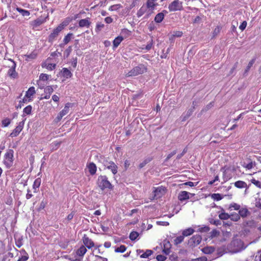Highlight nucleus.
I'll return each mask as SVG.
<instances>
[{"instance_id": "obj_1", "label": "nucleus", "mask_w": 261, "mask_h": 261, "mask_svg": "<svg viewBox=\"0 0 261 261\" xmlns=\"http://www.w3.org/2000/svg\"><path fill=\"white\" fill-rule=\"evenodd\" d=\"M227 250L231 253H238L244 249L243 242L240 239L233 240L227 247Z\"/></svg>"}, {"instance_id": "obj_2", "label": "nucleus", "mask_w": 261, "mask_h": 261, "mask_svg": "<svg viewBox=\"0 0 261 261\" xmlns=\"http://www.w3.org/2000/svg\"><path fill=\"white\" fill-rule=\"evenodd\" d=\"M97 184L102 191L106 189L112 190L114 188V186L108 180V177L106 175H100L98 176Z\"/></svg>"}, {"instance_id": "obj_3", "label": "nucleus", "mask_w": 261, "mask_h": 261, "mask_svg": "<svg viewBox=\"0 0 261 261\" xmlns=\"http://www.w3.org/2000/svg\"><path fill=\"white\" fill-rule=\"evenodd\" d=\"M3 163L7 169H10L12 166L14 161V150L9 149L4 155Z\"/></svg>"}, {"instance_id": "obj_4", "label": "nucleus", "mask_w": 261, "mask_h": 261, "mask_svg": "<svg viewBox=\"0 0 261 261\" xmlns=\"http://www.w3.org/2000/svg\"><path fill=\"white\" fill-rule=\"evenodd\" d=\"M147 67L143 64H140L138 66L134 67L132 70H130L127 73V76H135L139 74H142L146 72H147Z\"/></svg>"}, {"instance_id": "obj_5", "label": "nucleus", "mask_w": 261, "mask_h": 261, "mask_svg": "<svg viewBox=\"0 0 261 261\" xmlns=\"http://www.w3.org/2000/svg\"><path fill=\"white\" fill-rule=\"evenodd\" d=\"M99 161L107 169L110 170L114 175L117 173L118 167L113 161H109L107 159L103 156L100 157Z\"/></svg>"}, {"instance_id": "obj_6", "label": "nucleus", "mask_w": 261, "mask_h": 261, "mask_svg": "<svg viewBox=\"0 0 261 261\" xmlns=\"http://www.w3.org/2000/svg\"><path fill=\"white\" fill-rule=\"evenodd\" d=\"M64 25L60 24L57 28L53 30L52 33L48 36L47 41L52 43L59 36V33L64 29Z\"/></svg>"}, {"instance_id": "obj_7", "label": "nucleus", "mask_w": 261, "mask_h": 261, "mask_svg": "<svg viewBox=\"0 0 261 261\" xmlns=\"http://www.w3.org/2000/svg\"><path fill=\"white\" fill-rule=\"evenodd\" d=\"M182 3L179 0H174L168 6V9L170 12L180 11L183 9Z\"/></svg>"}, {"instance_id": "obj_8", "label": "nucleus", "mask_w": 261, "mask_h": 261, "mask_svg": "<svg viewBox=\"0 0 261 261\" xmlns=\"http://www.w3.org/2000/svg\"><path fill=\"white\" fill-rule=\"evenodd\" d=\"M201 240V236L199 234L194 235L189 240L188 245L190 247H195L200 243Z\"/></svg>"}, {"instance_id": "obj_9", "label": "nucleus", "mask_w": 261, "mask_h": 261, "mask_svg": "<svg viewBox=\"0 0 261 261\" xmlns=\"http://www.w3.org/2000/svg\"><path fill=\"white\" fill-rule=\"evenodd\" d=\"M25 120V119H24V120H23L22 121L18 123V125L10 134V137H14L17 136L19 135V134L20 133V132L22 130L23 128Z\"/></svg>"}, {"instance_id": "obj_10", "label": "nucleus", "mask_w": 261, "mask_h": 261, "mask_svg": "<svg viewBox=\"0 0 261 261\" xmlns=\"http://www.w3.org/2000/svg\"><path fill=\"white\" fill-rule=\"evenodd\" d=\"M157 5L158 4L154 3V2L147 0L146 6V7L148 9L147 14L146 15L147 18L148 17L153 13V10L155 9V8Z\"/></svg>"}, {"instance_id": "obj_11", "label": "nucleus", "mask_w": 261, "mask_h": 261, "mask_svg": "<svg viewBox=\"0 0 261 261\" xmlns=\"http://www.w3.org/2000/svg\"><path fill=\"white\" fill-rule=\"evenodd\" d=\"M9 60L12 62V65L11 66L10 68L9 69L8 74L11 77L15 79L18 76V73L16 72L15 70L16 64L13 60L9 59Z\"/></svg>"}, {"instance_id": "obj_12", "label": "nucleus", "mask_w": 261, "mask_h": 261, "mask_svg": "<svg viewBox=\"0 0 261 261\" xmlns=\"http://www.w3.org/2000/svg\"><path fill=\"white\" fill-rule=\"evenodd\" d=\"M194 196V194H191L187 191H181L178 195V199L180 201H184L190 198L189 195Z\"/></svg>"}, {"instance_id": "obj_13", "label": "nucleus", "mask_w": 261, "mask_h": 261, "mask_svg": "<svg viewBox=\"0 0 261 261\" xmlns=\"http://www.w3.org/2000/svg\"><path fill=\"white\" fill-rule=\"evenodd\" d=\"M83 241L84 245L88 248L90 249L94 245V242L90 239L86 234H84Z\"/></svg>"}, {"instance_id": "obj_14", "label": "nucleus", "mask_w": 261, "mask_h": 261, "mask_svg": "<svg viewBox=\"0 0 261 261\" xmlns=\"http://www.w3.org/2000/svg\"><path fill=\"white\" fill-rule=\"evenodd\" d=\"M59 74L65 79L70 78L72 76V73L70 70L67 68H63Z\"/></svg>"}, {"instance_id": "obj_15", "label": "nucleus", "mask_w": 261, "mask_h": 261, "mask_svg": "<svg viewBox=\"0 0 261 261\" xmlns=\"http://www.w3.org/2000/svg\"><path fill=\"white\" fill-rule=\"evenodd\" d=\"M194 111L193 109L190 108L187 111L183 113L180 117L181 121H185L188 119L192 115Z\"/></svg>"}, {"instance_id": "obj_16", "label": "nucleus", "mask_w": 261, "mask_h": 261, "mask_svg": "<svg viewBox=\"0 0 261 261\" xmlns=\"http://www.w3.org/2000/svg\"><path fill=\"white\" fill-rule=\"evenodd\" d=\"M166 189L162 187H160L156 188L154 191V197L160 198L163 195V193L165 191Z\"/></svg>"}, {"instance_id": "obj_17", "label": "nucleus", "mask_w": 261, "mask_h": 261, "mask_svg": "<svg viewBox=\"0 0 261 261\" xmlns=\"http://www.w3.org/2000/svg\"><path fill=\"white\" fill-rule=\"evenodd\" d=\"M89 20V18L88 17L85 19H81L79 22V26L81 28H89L91 24V22Z\"/></svg>"}, {"instance_id": "obj_18", "label": "nucleus", "mask_w": 261, "mask_h": 261, "mask_svg": "<svg viewBox=\"0 0 261 261\" xmlns=\"http://www.w3.org/2000/svg\"><path fill=\"white\" fill-rule=\"evenodd\" d=\"M87 167L91 175H93L96 173L97 167L94 163L91 162L89 163L87 165Z\"/></svg>"}, {"instance_id": "obj_19", "label": "nucleus", "mask_w": 261, "mask_h": 261, "mask_svg": "<svg viewBox=\"0 0 261 261\" xmlns=\"http://www.w3.org/2000/svg\"><path fill=\"white\" fill-rule=\"evenodd\" d=\"M164 12L167 13V11L164 10L163 12L159 13L156 15L154 19L155 22L161 23L165 17Z\"/></svg>"}, {"instance_id": "obj_20", "label": "nucleus", "mask_w": 261, "mask_h": 261, "mask_svg": "<svg viewBox=\"0 0 261 261\" xmlns=\"http://www.w3.org/2000/svg\"><path fill=\"white\" fill-rule=\"evenodd\" d=\"M45 21L46 19L45 18H38L33 21L32 24L34 27L37 28L45 22Z\"/></svg>"}, {"instance_id": "obj_21", "label": "nucleus", "mask_w": 261, "mask_h": 261, "mask_svg": "<svg viewBox=\"0 0 261 261\" xmlns=\"http://www.w3.org/2000/svg\"><path fill=\"white\" fill-rule=\"evenodd\" d=\"M73 103H67L64 107V108L60 112L61 115H62L63 116L66 115L69 112V108L71 107Z\"/></svg>"}, {"instance_id": "obj_22", "label": "nucleus", "mask_w": 261, "mask_h": 261, "mask_svg": "<svg viewBox=\"0 0 261 261\" xmlns=\"http://www.w3.org/2000/svg\"><path fill=\"white\" fill-rule=\"evenodd\" d=\"M41 182V179L40 177H38L35 180L33 185V188L34 189V193H36L37 192V189L40 187Z\"/></svg>"}, {"instance_id": "obj_23", "label": "nucleus", "mask_w": 261, "mask_h": 261, "mask_svg": "<svg viewBox=\"0 0 261 261\" xmlns=\"http://www.w3.org/2000/svg\"><path fill=\"white\" fill-rule=\"evenodd\" d=\"M123 40V37L122 36H118L116 38H115V39L113 40V47L116 48L120 44L121 41Z\"/></svg>"}, {"instance_id": "obj_24", "label": "nucleus", "mask_w": 261, "mask_h": 261, "mask_svg": "<svg viewBox=\"0 0 261 261\" xmlns=\"http://www.w3.org/2000/svg\"><path fill=\"white\" fill-rule=\"evenodd\" d=\"M35 93V90L34 87H31L29 88L28 90L26 92L25 97L30 98Z\"/></svg>"}, {"instance_id": "obj_25", "label": "nucleus", "mask_w": 261, "mask_h": 261, "mask_svg": "<svg viewBox=\"0 0 261 261\" xmlns=\"http://www.w3.org/2000/svg\"><path fill=\"white\" fill-rule=\"evenodd\" d=\"M234 186L238 188H247V184L243 181L241 180H238L234 182Z\"/></svg>"}, {"instance_id": "obj_26", "label": "nucleus", "mask_w": 261, "mask_h": 261, "mask_svg": "<svg viewBox=\"0 0 261 261\" xmlns=\"http://www.w3.org/2000/svg\"><path fill=\"white\" fill-rule=\"evenodd\" d=\"M202 252L205 254H211L215 251L214 247L209 246L205 247L202 249Z\"/></svg>"}, {"instance_id": "obj_27", "label": "nucleus", "mask_w": 261, "mask_h": 261, "mask_svg": "<svg viewBox=\"0 0 261 261\" xmlns=\"http://www.w3.org/2000/svg\"><path fill=\"white\" fill-rule=\"evenodd\" d=\"M153 160L152 157H148L146 158L142 163H141L138 166L139 169L143 168L147 164L151 162Z\"/></svg>"}, {"instance_id": "obj_28", "label": "nucleus", "mask_w": 261, "mask_h": 261, "mask_svg": "<svg viewBox=\"0 0 261 261\" xmlns=\"http://www.w3.org/2000/svg\"><path fill=\"white\" fill-rule=\"evenodd\" d=\"M147 8L146 6L143 5L140 9L137 11V15L138 17H140L142 16L146 11H147Z\"/></svg>"}, {"instance_id": "obj_29", "label": "nucleus", "mask_w": 261, "mask_h": 261, "mask_svg": "<svg viewBox=\"0 0 261 261\" xmlns=\"http://www.w3.org/2000/svg\"><path fill=\"white\" fill-rule=\"evenodd\" d=\"M87 252V249L84 246H82L77 250L76 254L77 255L83 256Z\"/></svg>"}, {"instance_id": "obj_30", "label": "nucleus", "mask_w": 261, "mask_h": 261, "mask_svg": "<svg viewBox=\"0 0 261 261\" xmlns=\"http://www.w3.org/2000/svg\"><path fill=\"white\" fill-rule=\"evenodd\" d=\"M16 10L19 12L23 16H29L30 15V12L28 10H26L19 7L16 8Z\"/></svg>"}, {"instance_id": "obj_31", "label": "nucleus", "mask_w": 261, "mask_h": 261, "mask_svg": "<svg viewBox=\"0 0 261 261\" xmlns=\"http://www.w3.org/2000/svg\"><path fill=\"white\" fill-rule=\"evenodd\" d=\"M256 59L253 58L248 63L247 66L246 67V68L244 72V75H246L247 74V73L248 71L250 70V68L252 66L253 64L254 63Z\"/></svg>"}, {"instance_id": "obj_32", "label": "nucleus", "mask_w": 261, "mask_h": 261, "mask_svg": "<svg viewBox=\"0 0 261 261\" xmlns=\"http://www.w3.org/2000/svg\"><path fill=\"white\" fill-rule=\"evenodd\" d=\"M225 195H223L222 194L219 193H214L211 194V197L215 200L219 201L223 199L224 196Z\"/></svg>"}, {"instance_id": "obj_33", "label": "nucleus", "mask_w": 261, "mask_h": 261, "mask_svg": "<svg viewBox=\"0 0 261 261\" xmlns=\"http://www.w3.org/2000/svg\"><path fill=\"white\" fill-rule=\"evenodd\" d=\"M32 107L31 105H29L25 107L23 110L22 116H24L25 115H30L32 113Z\"/></svg>"}, {"instance_id": "obj_34", "label": "nucleus", "mask_w": 261, "mask_h": 261, "mask_svg": "<svg viewBox=\"0 0 261 261\" xmlns=\"http://www.w3.org/2000/svg\"><path fill=\"white\" fill-rule=\"evenodd\" d=\"M249 213V212L247 208H243L239 210V215L240 217L241 216L243 218L246 217L248 214Z\"/></svg>"}, {"instance_id": "obj_35", "label": "nucleus", "mask_w": 261, "mask_h": 261, "mask_svg": "<svg viewBox=\"0 0 261 261\" xmlns=\"http://www.w3.org/2000/svg\"><path fill=\"white\" fill-rule=\"evenodd\" d=\"M194 230L192 228H189L184 230L182 232V235L185 237H187L192 234L194 232Z\"/></svg>"}, {"instance_id": "obj_36", "label": "nucleus", "mask_w": 261, "mask_h": 261, "mask_svg": "<svg viewBox=\"0 0 261 261\" xmlns=\"http://www.w3.org/2000/svg\"><path fill=\"white\" fill-rule=\"evenodd\" d=\"M73 37V33H69L66 35L63 39L64 44H68Z\"/></svg>"}, {"instance_id": "obj_37", "label": "nucleus", "mask_w": 261, "mask_h": 261, "mask_svg": "<svg viewBox=\"0 0 261 261\" xmlns=\"http://www.w3.org/2000/svg\"><path fill=\"white\" fill-rule=\"evenodd\" d=\"M138 236L139 233L137 231H133L130 233L129 238L131 241H134L136 240Z\"/></svg>"}, {"instance_id": "obj_38", "label": "nucleus", "mask_w": 261, "mask_h": 261, "mask_svg": "<svg viewBox=\"0 0 261 261\" xmlns=\"http://www.w3.org/2000/svg\"><path fill=\"white\" fill-rule=\"evenodd\" d=\"M25 56L27 57L26 60L29 61L30 60L36 59L37 56V54L35 51H33L29 55H25Z\"/></svg>"}, {"instance_id": "obj_39", "label": "nucleus", "mask_w": 261, "mask_h": 261, "mask_svg": "<svg viewBox=\"0 0 261 261\" xmlns=\"http://www.w3.org/2000/svg\"><path fill=\"white\" fill-rule=\"evenodd\" d=\"M153 253V251L151 250L147 249L144 253H143L141 255V258H147Z\"/></svg>"}, {"instance_id": "obj_40", "label": "nucleus", "mask_w": 261, "mask_h": 261, "mask_svg": "<svg viewBox=\"0 0 261 261\" xmlns=\"http://www.w3.org/2000/svg\"><path fill=\"white\" fill-rule=\"evenodd\" d=\"M51 77L50 75H48L45 73H41L39 75V80L42 81H47Z\"/></svg>"}, {"instance_id": "obj_41", "label": "nucleus", "mask_w": 261, "mask_h": 261, "mask_svg": "<svg viewBox=\"0 0 261 261\" xmlns=\"http://www.w3.org/2000/svg\"><path fill=\"white\" fill-rule=\"evenodd\" d=\"M15 244L16 246L18 248H20L22 245V237H17L16 236L14 237Z\"/></svg>"}, {"instance_id": "obj_42", "label": "nucleus", "mask_w": 261, "mask_h": 261, "mask_svg": "<svg viewBox=\"0 0 261 261\" xmlns=\"http://www.w3.org/2000/svg\"><path fill=\"white\" fill-rule=\"evenodd\" d=\"M238 62H236L234 63V64L233 66V67H232V68L229 71L228 75H232V76H233V75H235V74H236V70L237 68L238 67Z\"/></svg>"}, {"instance_id": "obj_43", "label": "nucleus", "mask_w": 261, "mask_h": 261, "mask_svg": "<svg viewBox=\"0 0 261 261\" xmlns=\"http://www.w3.org/2000/svg\"><path fill=\"white\" fill-rule=\"evenodd\" d=\"M126 250V246L123 245H121L120 247L115 248V251L117 253H123Z\"/></svg>"}, {"instance_id": "obj_44", "label": "nucleus", "mask_w": 261, "mask_h": 261, "mask_svg": "<svg viewBox=\"0 0 261 261\" xmlns=\"http://www.w3.org/2000/svg\"><path fill=\"white\" fill-rule=\"evenodd\" d=\"M209 222L212 224H214L216 226H219L221 224V222L220 220H214L213 218H209L208 219Z\"/></svg>"}, {"instance_id": "obj_45", "label": "nucleus", "mask_w": 261, "mask_h": 261, "mask_svg": "<svg viewBox=\"0 0 261 261\" xmlns=\"http://www.w3.org/2000/svg\"><path fill=\"white\" fill-rule=\"evenodd\" d=\"M32 100L31 99H29L28 100V101H30ZM28 101V100L25 98V97H24L22 100H20L19 102V104L16 106V108L17 109L19 108H21L22 106H23V104L24 103H26Z\"/></svg>"}, {"instance_id": "obj_46", "label": "nucleus", "mask_w": 261, "mask_h": 261, "mask_svg": "<svg viewBox=\"0 0 261 261\" xmlns=\"http://www.w3.org/2000/svg\"><path fill=\"white\" fill-rule=\"evenodd\" d=\"M230 217V215L225 212H222L219 215V217L221 220H227Z\"/></svg>"}, {"instance_id": "obj_47", "label": "nucleus", "mask_w": 261, "mask_h": 261, "mask_svg": "<svg viewBox=\"0 0 261 261\" xmlns=\"http://www.w3.org/2000/svg\"><path fill=\"white\" fill-rule=\"evenodd\" d=\"M229 218L233 221H238L240 219V215L236 213L231 214Z\"/></svg>"}, {"instance_id": "obj_48", "label": "nucleus", "mask_w": 261, "mask_h": 261, "mask_svg": "<svg viewBox=\"0 0 261 261\" xmlns=\"http://www.w3.org/2000/svg\"><path fill=\"white\" fill-rule=\"evenodd\" d=\"M11 123V120L8 118H6L2 121V126L3 127H7Z\"/></svg>"}, {"instance_id": "obj_49", "label": "nucleus", "mask_w": 261, "mask_h": 261, "mask_svg": "<svg viewBox=\"0 0 261 261\" xmlns=\"http://www.w3.org/2000/svg\"><path fill=\"white\" fill-rule=\"evenodd\" d=\"M184 237L182 235L177 237L174 240V243L175 245H177L181 243L184 241Z\"/></svg>"}, {"instance_id": "obj_50", "label": "nucleus", "mask_w": 261, "mask_h": 261, "mask_svg": "<svg viewBox=\"0 0 261 261\" xmlns=\"http://www.w3.org/2000/svg\"><path fill=\"white\" fill-rule=\"evenodd\" d=\"M54 92V89L51 86H46L44 88V92L46 94H51V93Z\"/></svg>"}, {"instance_id": "obj_51", "label": "nucleus", "mask_w": 261, "mask_h": 261, "mask_svg": "<svg viewBox=\"0 0 261 261\" xmlns=\"http://www.w3.org/2000/svg\"><path fill=\"white\" fill-rule=\"evenodd\" d=\"M122 7L120 4L114 5L110 7L109 10L110 11H116L118 10L119 8Z\"/></svg>"}, {"instance_id": "obj_52", "label": "nucleus", "mask_w": 261, "mask_h": 261, "mask_svg": "<svg viewBox=\"0 0 261 261\" xmlns=\"http://www.w3.org/2000/svg\"><path fill=\"white\" fill-rule=\"evenodd\" d=\"M210 230V227L204 226L198 228V231L201 232H206Z\"/></svg>"}, {"instance_id": "obj_53", "label": "nucleus", "mask_w": 261, "mask_h": 261, "mask_svg": "<svg viewBox=\"0 0 261 261\" xmlns=\"http://www.w3.org/2000/svg\"><path fill=\"white\" fill-rule=\"evenodd\" d=\"M219 234H220V232L218 230L215 229H213L210 232V237L212 238H213L214 237H216L219 236Z\"/></svg>"}, {"instance_id": "obj_54", "label": "nucleus", "mask_w": 261, "mask_h": 261, "mask_svg": "<svg viewBox=\"0 0 261 261\" xmlns=\"http://www.w3.org/2000/svg\"><path fill=\"white\" fill-rule=\"evenodd\" d=\"M188 151V148L187 147H186L182 150V152L180 154H178L176 156V159L179 160L180 159L182 156H184Z\"/></svg>"}, {"instance_id": "obj_55", "label": "nucleus", "mask_w": 261, "mask_h": 261, "mask_svg": "<svg viewBox=\"0 0 261 261\" xmlns=\"http://www.w3.org/2000/svg\"><path fill=\"white\" fill-rule=\"evenodd\" d=\"M105 27L104 24L101 23H97L96 24V28H95V31L96 32H99L102 28H103Z\"/></svg>"}, {"instance_id": "obj_56", "label": "nucleus", "mask_w": 261, "mask_h": 261, "mask_svg": "<svg viewBox=\"0 0 261 261\" xmlns=\"http://www.w3.org/2000/svg\"><path fill=\"white\" fill-rule=\"evenodd\" d=\"M221 29V27L220 26H217L213 31V37L216 36L220 32Z\"/></svg>"}, {"instance_id": "obj_57", "label": "nucleus", "mask_w": 261, "mask_h": 261, "mask_svg": "<svg viewBox=\"0 0 261 261\" xmlns=\"http://www.w3.org/2000/svg\"><path fill=\"white\" fill-rule=\"evenodd\" d=\"M164 248H171V245L170 242L167 240H165L163 242Z\"/></svg>"}, {"instance_id": "obj_58", "label": "nucleus", "mask_w": 261, "mask_h": 261, "mask_svg": "<svg viewBox=\"0 0 261 261\" xmlns=\"http://www.w3.org/2000/svg\"><path fill=\"white\" fill-rule=\"evenodd\" d=\"M213 106H214V102H211L206 105L205 108H204V109H203L202 110L201 112L207 111V110H208L210 109H211Z\"/></svg>"}, {"instance_id": "obj_59", "label": "nucleus", "mask_w": 261, "mask_h": 261, "mask_svg": "<svg viewBox=\"0 0 261 261\" xmlns=\"http://www.w3.org/2000/svg\"><path fill=\"white\" fill-rule=\"evenodd\" d=\"M176 152H177L176 150H174L173 151H172L167 155L166 159L165 160V162H167L171 157L174 155L176 153Z\"/></svg>"}, {"instance_id": "obj_60", "label": "nucleus", "mask_w": 261, "mask_h": 261, "mask_svg": "<svg viewBox=\"0 0 261 261\" xmlns=\"http://www.w3.org/2000/svg\"><path fill=\"white\" fill-rule=\"evenodd\" d=\"M46 204H47L46 201H44L43 200H42L40 203V204L38 209V211H40L41 210L44 209V207H45V205Z\"/></svg>"}, {"instance_id": "obj_61", "label": "nucleus", "mask_w": 261, "mask_h": 261, "mask_svg": "<svg viewBox=\"0 0 261 261\" xmlns=\"http://www.w3.org/2000/svg\"><path fill=\"white\" fill-rule=\"evenodd\" d=\"M251 182L254 184V185H255L257 187L259 188H261V185H260V182L258 180H255V179L253 178L251 180Z\"/></svg>"}, {"instance_id": "obj_62", "label": "nucleus", "mask_w": 261, "mask_h": 261, "mask_svg": "<svg viewBox=\"0 0 261 261\" xmlns=\"http://www.w3.org/2000/svg\"><path fill=\"white\" fill-rule=\"evenodd\" d=\"M156 259H157V261H164L166 259V257L163 255H161V254H160V255H158L156 256Z\"/></svg>"}, {"instance_id": "obj_63", "label": "nucleus", "mask_w": 261, "mask_h": 261, "mask_svg": "<svg viewBox=\"0 0 261 261\" xmlns=\"http://www.w3.org/2000/svg\"><path fill=\"white\" fill-rule=\"evenodd\" d=\"M29 258V255H23L17 260L18 261H27Z\"/></svg>"}, {"instance_id": "obj_64", "label": "nucleus", "mask_w": 261, "mask_h": 261, "mask_svg": "<svg viewBox=\"0 0 261 261\" xmlns=\"http://www.w3.org/2000/svg\"><path fill=\"white\" fill-rule=\"evenodd\" d=\"M190 261H207V258L205 256L200 257L196 259H193Z\"/></svg>"}]
</instances>
